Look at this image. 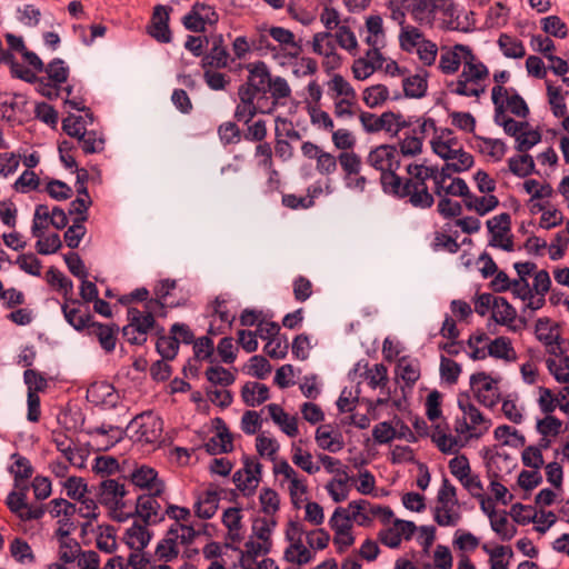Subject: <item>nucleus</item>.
I'll list each match as a JSON object with an SVG mask.
<instances>
[{"label": "nucleus", "mask_w": 569, "mask_h": 569, "mask_svg": "<svg viewBox=\"0 0 569 569\" xmlns=\"http://www.w3.org/2000/svg\"><path fill=\"white\" fill-rule=\"evenodd\" d=\"M86 432L89 436L99 435L106 437V441L98 447L99 451L109 450L111 447L120 442L126 435V430L121 429L120 427L106 423H102L99 427L88 429Z\"/></svg>", "instance_id": "412c9836"}, {"label": "nucleus", "mask_w": 569, "mask_h": 569, "mask_svg": "<svg viewBox=\"0 0 569 569\" xmlns=\"http://www.w3.org/2000/svg\"><path fill=\"white\" fill-rule=\"evenodd\" d=\"M461 373V366L445 356L440 357V376L449 385H455Z\"/></svg>", "instance_id": "8fccbe9b"}, {"label": "nucleus", "mask_w": 569, "mask_h": 569, "mask_svg": "<svg viewBox=\"0 0 569 569\" xmlns=\"http://www.w3.org/2000/svg\"><path fill=\"white\" fill-rule=\"evenodd\" d=\"M128 325L121 329L122 336L137 332L139 338L147 342L148 332L157 326L154 317L150 312H142L136 307L127 310Z\"/></svg>", "instance_id": "9b49d317"}, {"label": "nucleus", "mask_w": 569, "mask_h": 569, "mask_svg": "<svg viewBox=\"0 0 569 569\" xmlns=\"http://www.w3.org/2000/svg\"><path fill=\"white\" fill-rule=\"evenodd\" d=\"M465 61V53L456 50V44L452 48H442L439 69L445 74H453L459 70L460 64Z\"/></svg>", "instance_id": "bb28decb"}, {"label": "nucleus", "mask_w": 569, "mask_h": 569, "mask_svg": "<svg viewBox=\"0 0 569 569\" xmlns=\"http://www.w3.org/2000/svg\"><path fill=\"white\" fill-rule=\"evenodd\" d=\"M244 68L249 74L246 82L240 84L238 90H248L251 96L264 102H268L266 94L270 92L272 100L267 108L268 112H273L281 99H287L291 96V88L288 81L279 76L272 77L266 62H250Z\"/></svg>", "instance_id": "f03ea898"}, {"label": "nucleus", "mask_w": 569, "mask_h": 569, "mask_svg": "<svg viewBox=\"0 0 569 569\" xmlns=\"http://www.w3.org/2000/svg\"><path fill=\"white\" fill-rule=\"evenodd\" d=\"M246 131L243 132V138L247 141L251 142H262L268 134L267 121L263 119H259L254 122H249Z\"/></svg>", "instance_id": "13d9d810"}, {"label": "nucleus", "mask_w": 569, "mask_h": 569, "mask_svg": "<svg viewBox=\"0 0 569 569\" xmlns=\"http://www.w3.org/2000/svg\"><path fill=\"white\" fill-rule=\"evenodd\" d=\"M508 167L509 171L519 178H526L536 172L533 158L526 152L525 154L509 158Z\"/></svg>", "instance_id": "473e14b6"}, {"label": "nucleus", "mask_w": 569, "mask_h": 569, "mask_svg": "<svg viewBox=\"0 0 569 569\" xmlns=\"http://www.w3.org/2000/svg\"><path fill=\"white\" fill-rule=\"evenodd\" d=\"M437 506L433 512L435 521L441 526H456L460 520V515L451 512L452 507L458 506L457 489L447 477H443L440 489L437 495Z\"/></svg>", "instance_id": "0eeeda50"}, {"label": "nucleus", "mask_w": 569, "mask_h": 569, "mask_svg": "<svg viewBox=\"0 0 569 569\" xmlns=\"http://www.w3.org/2000/svg\"><path fill=\"white\" fill-rule=\"evenodd\" d=\"M498 380L491 378L487 372L480 371L471 375L470 388L477 401L487 408H493L500 400Z\"/></svg>", "instance_id": "6e6552de"}, {"label": "nucleus", "mask_w": 569, "mask_h": 569, "mask_svg": "<svg viewBox=\"0 0 569 569\" xmlns=\"http://www.w3.org/2000/svg\"><path fill=\"white\" fill-rule=\"evenodd\" d=\"M402 190L399 199H406L413 208L430 209L435 203L433 193L428 189L427 181L439 179V168L437 166H427L425 163H409L406 168Z\"/></svg>", "instance_id": "7ed1b4c3"}, {"label": "nucleus", "mask_w": 569, "mask_h": 569, "mask_svg": "<svg viewBox=\"0 0 569 569\" xmlns=\"http://www.w3.org/2000/svg\"><path fill=\"white\" fill-rule=\"evenodd\" d=\"M163 430V420L152 413L144 411L137 415L127 426L126 431L132 432L129 437L133 441L142 443L157 442Z\"/></svg>", "instance_id": "423d86ee"}, {"label": "nucleus", "mask_w": 569, "mask_h": 569, "mask_svg": "<svg viewBox=\"0 0 569 569\" xmlns=\"http://www.w3.org/2000/svg\"><path fill=\"white\" fill-rule=\"evenodd\" d=\"M401 33L399 36L400 47L402 50L410 52L417 44L419 39L422 38V32L416 27L401 26Z\"/></svg>", "instance_id": "bf43d9fd"}, {"label": "nucleus", "mask_w": 569, "mask_h": 569, "mask_svg": "<svg viewBox=\"0 0 569 569\" xmlns=\"http://www.w3.org/2000/svg\"><path fill=\"white\" fill-rule=\"evenodd\" d=\"M54 87L67 82L69 78V68L64 66V61L60 58L51 60L43 70Z\"/></svg>", "instance_id": "79ce46f5"}, {"label": "nucleus", "mask_w": 569, "mask_h": 569, "mask_svg": "<svg viewBox=\"0 0 569 569\" xmlns=\"http://www.w3.org/2000/svg\"><path fill=\"white\" fill-rule=\"evenodd\" d=\"M542 30L552 37L563 39L568 34L567 24L558 16H549L541 20Z\"/></svg>", "instance_id": "864d4df0"}, {"label": "nucleus", "mask_w": 569, "mask_h": 569, "mask_svg": "<svg viewBox=\"0 0 569 569\" xmlns=\"http://www.w3.org/2000/svg\"><path fill=\"white\" fill-rule=\"evenodd\" d=\"M332 427L330 425H323L316 430V441L318 446L330 452H338L345 447V441L341 432L337 431L332 436Z\"/></svg>", "instance_id": "aec40b11"}, {"label": "nucleus", "mask_w": 569, "mask_h": 569, "mask_svg": "<svg viewBox=\"0 0 569 569\" xmlns=\"http://www.w3.org/2000/svg\"><path fill=\"white\" fill-rule=\"evenodd\" d=\"M218 134L224 146L236 144L241 140V130L233 121H227L218 127Z\"/></svg>", "instance_id": "3c124183"}, {"label": "nucleus", "mask_w": 569, "mask_h": 569, "mask_svg": "<svg viewBox=\"0 0 569 569\" xmlns=\"http://www.w3.org/2000/svg\"><path fill=\"white\" fill-rule=\"evenodd\" d=\"M446 182H441V189H433V192L438 197H459L465 196L468 192V184L462 178H453L449 186H445Z\"/></svg>", "instance_id": "5fc2aeb1"}, {"label": "nucleus", "mask_w": 569, "mask_h": 569, "mask_svg": "<svg viewBox=\"0 0 569 569\" xmlns=\"http://www.w3.org/2000/svg\"><path fill=\"white\" fill-rule=\"evenodd\" d=\"M458 407L463 416L455 421V431L465 435L466 441L471 438H480L491 426V420L486 419L480 410L472 403L468 392L458 395Z\"/></svg>", "instance_id": "39448f33"}, {"label": "nucleus", "mask_w": 569, "mask_h": 569, "mask_svg": "<svg viewBox=\"0 0 569 569\" xmlns=\"http://www.w3.org/2000/svg\"><path fill=\"white\" fill-rule=\"evenodd\" d=\"M385 57L379 48L368 49L365 58H358L353 61L352 73L357 80L369 78L376 70L382 69Z\"/></svg>", "instance_id": "dca6fc26"}, {"label": "nucleus", "mask_w": 569, "mask_h": 569, "mask_svg": "<svg viewBox=\"0 0 569 569\" xmlns=\"http://www.w3.org/2000/svg\"><path fill=\"white\" fill-rule=\"evenodd\" d=\"M24 383L28 387V392H42L47 389L48 382L44 376L33 369H27L23 373Z\"/></svg>", "instance_id": "052dcab7"}, {"label": "nucleus", "mask_w": 569, "mask_h": 569, "mask_svg": "<svg viewBox=\"0 0 569 569\" xmlns=\"http://www.w3.org/2000/svg\"><path fill=\"white\" fill-rule=\"evenodd\" d=\"M123 478L140 490L156 491V495H163L166 491V483L158 477V471L147 465H136L134 469Z\"/></svg>", "instance_id": "1a4fd4ad"}, {"label": "nucleus", "mask_w": 569, "mask_h": 569, "mask_svg": "<svg viewBox=\"0 0 569 569\" xmlns=\"http://www.w3.org/2000/svg\"><path fill=\"white\" fill-rule=\"evenodd\" d=\"M509 515L512 517L515 522L521 526L528 525L530 522H541V519H538L533 507L522 505L521 502L513 503L510 508Z\"/></svg>", "instance_id": "37998d69"}, {"label": "nucleus", "mask_w": 569, "mask_h": 569, "mask_svg": "<svg viewBox=\"0 0 569 569\" xmlns=\"http://www.w3.org/2000/svg\"><path fill=\"white\" fill-rule=\"evenodd\" d=\"M456 50H460L465 53L463 67L476 82L488 77V68L481 61L477 60V57L469 46L458 43L456 44Z\"/></svg>", "instance_id": "5701e85b"}, {"label": "nucleus", "mask_w": 569, "mask_h": 569, "mask_svg": "<svg viewBox=\"0 0 569 569\" xmlns=\"http://www.w3.org/2000/svg\"><path fill=\"white\" fill-rule=\"evenodd\" d=\"M269 36L280 44L291 46L296 49L291 57L297 58L299 53L302 51L301 44L295 41V34L282 27H271L269 29Z\"/></svg>", "instance_id": "a18cd8bd"}, {"label": "nucleus", "mask_w": 569, "mask_h": 569, "mask_svg": "<svg viewBox=\"0 0 569 569\" xmlns=\"http://www.w3.org/2000/svg\"><path fill=\"white\" fill-rule=\"evenodd\" d=\"M67 496L72 500H81L86 498V493L91 492L87 482L81 477H69L64 482Z\"/></svg>", "instance_id": "de8ad7c7"}, {"label": "nucleus", "mask_w": 569, "mask_h": 569, "mask_svg": "<svg viewBox=\"0 0 569 569\" xmlns=\"http://www.w3.org/2000/svg\"><path fill=\"white\" fill-rule=\"evenodd\" d=\"M61 311L66 321L77 331H84L86 327L92 319V315L88 306H83L80 299L67 298L61 305Z\"/></svg>", "instance_id": "f8f14e48"}, {"label": "nucleus", "mask_w": 569, "mask_h": 569, "mask_svg": "<svg viewBox=\"0 0 569 569\" xmlns=\"http://www.w3.org/2000/svg\"><path fill=\"white\" fill-rule=\"evenodd\" d=\"M206 378L210 383L222 387H229L236 380L234 375L221 366L209 367L206 370Z\"/></svg>", "instance_id": "c03bdc74"}, {"label": "nucleus", "mask_w": 569, "mask_h": 569, "mask_svg": "<svg viewBox=\"0 0 569 569\" xmlns=\"http://www.w3.org/2000/svg\"><path fill=\"white\" fill-rule=\"evenodd\" d=\"M498 44L500 50L508 58L520 59L526 54L522 41L507 33L500 34Z\"/></svg>", "instance_id": "f704fd0d"}, {"label": "nucleus", "mask_w": 569, "mask_h": 569, "mask_svg": "<svg viewBox=\"0 0 569 569\" xmlns=\"http://www.w3.org/2000/svg\"><path fill=\"white\" fill-rule=\"evenodd\" d=\"M11 459L13 463L8 468V471L13 476V486L18 487L20 482L28 481L32 477L34 469L31 461L18 452L12 453Z\"/></svg>", "instance_id": "b1692460"}, {"label": "nucleus", "mask_w": 569, "mask_h": 569, "mask_svg": "<svg viewBox=\"0 0 569 569\" xmlns=\"http://www.w3.org/2000/svg\"><path fill=\"white\" fill-rule=\"evenodd\" d=\"M288 341L286 337L278 336L264 346V352L272 359H283L288 353Z\"/></svg>", "instance_id": "774afa93"}, {"label": "nucleus", "mask_w": 569, "mask_h": 569, "mask_svg": "<svg viewBox=\"0 0 569 569\" xmlns=\"http://www.w3.org/2000/svg\"><path fill=\"white\" fill-rule=\"evenodd\" d=\"M357 515L359 512L349 513L347 509L338 507L329 520V526L335 531V536L352 535V519H357Z\"/></svg>", "instance_id": "393cba45"}, {"label": "nucleus", "mask_w": 569, "mask_h": 569, "mask_svg": "<svg viewBox=\"0 0 569 569\" xmlns=\"http://www.w3.org/2000/svg\"><path fill=\"white\" fill-rule=\"evenodd\" d=\"M204 449L210 456L229 453L233 450V439L219 438L216 435L204 443Z\"/></svg>", "instance_id": "680f3d73"}, {"label": "nucleus", "mask_w": 569, "mask_h": 569, "mask_svg": "<svg viewBox=\"0 0 569 569\" xmlns=\"http://www.w3.org/2000/svg\"><path fill=\"white\" fill-rule=\"evenodd\" d=\"M261 511L266 515H274L280 508V498L276 490L263 488L259 496Z\"/></svg>", "instance_id": "09e8293b"}, {"label": "nucleus", "mask_w": 569, "mask_h": 569, "mask_svg": "<svg viewBox=\"0 0 569 569\" xmlns=\"http://www.w3.org/2000/svg\"><path fill=\"white\" fill-rule=\"evenodd\" d=\"M172 8L169 6L157 4L153 8L151 17V26L149 34L161 43H169L172 40L171 30L169 28L170 12Z\"/></svg>", "instance_id": "2eb2a0df"}, {"label": "nucleus", "mask_w": 569, "mask_h": 569, "mask_svg": "<svg viewBox=\"0 0 569 569\" xmlns=\"http://www.w3.org/2000/svg\"><path fill=\"white\" fill-rule=\"evenodd\" d=\"M366 161L380 171L382 191L399 199L405 178L398 174L400 157L397 147L387 143L377 146L368 153Z\"/></svg>", "instance_id": "20e7f679"}, {"label": "nucleus", "mask_w": 569, "mask_h": 569, "mask_svg": "<svg viewBox=\"0 0 569 569\" xmlns=\"http://www.w3.org/2000/svg\"><path fill=\"white\" fill-rule=\"evenodd\" d=\"M449 117L451 118L452 126L466 132H475L476 118L470 112L451 111Z\"/></svg>", "instance_id": "0e129e2a"}, {"label": "nucleus", "mask_w": 569, "mask_h": 569, "mask_svg": "<svg viewBox=\"0 0 569 569\" xmlns=\"http://www.w3.org/2000/svg\"><path fill=\"white\" fill-rule=\"evenodd\" d=\"M10 555L19 563H33L36 556L30 545L22 538L16 537L10 543Z\"/></svg>", "instance_id": "c9c22d12"}, {"label": "nucleus", "mask_w": 569, "mask_h": 569, "mask_svg": "<svg viewBox=\"0 0 569 569\" xmlns=\"http://www.w3.org/2000/svg\"><path fill=\"white\" fill-rule=\"evenodd\" d=\"M156 350L163 360H173L179 351V338L174 335H160L156 342Z\"/></svg>", "instance_id": "58836bf2"}, {"label": "nucleus", "mask_w": 569, "mask_h": 569, "mask_svg": "<svg viewBox=\"0 0 569 569\" xmlns=\"http://www.w3.org/2000/svg\"><path fill=\"white\" fill-rule=\"evenodd\" d=\"M62 130L71 138L78 139L81 136V131H86V124L81 116L69 113L62 120Z\"/></svg>", "instance_id": "e2e57ef3"}, {"label": "nucleus", "mask_w": 569, "mask_h": 569, "mask_svg": "<svg viewBox=\"0 0 569 569\" xmlns=\"http://www.w3.org/2000/svg\"><path fill=\"white\" fill-rule=\"evenodd\" d=\"M284 559L299 566L311 561L312 553L307 549L302 539H297L296 543H291L284 551Z\"/></svg>", "instance_id": "a19ab883"}, {"label": "nucleus", "mask_w": 569, "mask_h": 569, "mask_svg": "<svg viewBox=\"0 0 569 569\" xmlns=\"http://www.w3.org/2000/svg\"><path fill=\"white\" fill-rule=\"evenodd\" d=\"M162 495L156 491L139 495L134 506V513L144 525H157L164 520V513H160L161 505L157 500Z\"/></svg>", "instance_id": "9d476101"}, {"label": "nucleus", "mask_w": 569, "mask_h": 569, "mask_svg": "<svg viewBox=\"0 0 569 569\" xmlns=\"http://www.w3.org/2000/svg\"><path fill=\"white\" fill-rule=\"evenodd\" d=\"M238 97L239 103L233 113L237 121L248 124L258 113H271L263 107L264 101H259V98L251 96L248 90H238Z\"/></svg>", "instance_id": "4468645a"}, {"label": "nucleus", "mask_w": 569, "mask_h": 569, "mask_svg": "<svg viewBox=\"0 0 569 569\" xmlns=\"http://www.w3.org/2000/svg\"><path fill=\"white\" fill-rule=\"evenodd\" d=\"M77 140L84 154L98 153L104 148V139L98 137L94 130L81 131Z\"/></svg>", "instance_id": "4c0bfd02"}, {"label": "nucleus", "mask_w": 569, "mask_h": 569, "mask_svg": "<svg viewBox=\"0 0 569 569\" xmlns=\"http://www.w3.org/2000/svg\"><path fill=\"white\" fill-rule=\"evenodd\" d=\"M546 365L549 372L558 382L569 383V356H563L561 358V365H558L552 358H548L546 360Z\"/></svg>", "instance_id": "603ef678"}, {"label": "nucleus", "mask_w": 569, "mask_h": 569, "mask_svg": "<svg viewBox=\"0 0 569 569\" xmlns=\"http://www.w3.org/2000/svg\"><path fill=\"white\" fill-rule=\"evenodd\" d=\"M88 336L96 337L100 347L107 352L111 353L116 349L118 341L119 326L114 322L102 323L96 321L93 318L84 329Z\"/></svg>", "instance_id": "ddd939ff"}, {"label": "nucleus", "mask_w": 569, "mask_h": 569, "mask_svg": "<svg viewBox=\"0 0 569 569\" xmlns=\"http://www.w3.org/2000/svg\"><path fill=\"white\" fill-rule=\"evenodd\" d=\"M338 161L345 172V178L360 173L362 162L360 156L356 152H341L338 156Z\"/></svg>", "instance_id": "49530a36"}, {"label": "nucleus", "mask_w": 569, "mask_h": 569, "mask_svg": "<svg viewBox=\"0 0 569 569\" xmlns=\"http://www.w3.org/2000/svg\"><path fill=\"white\" fill-rule=\"evenodd\" d=\"M46 191L52 199L58 201L67 200L72 196L71 187L57 179H52L47 183Z\"/></svg>", "instance_id": "69168bd1"}, {"label": "nucleus", "mask_w": 569, "mask_h": 569, "mask_svg": "<svg viewBox=\"0 0 569 569\" xmlns=\"http://www.w3.org/2000/svg\"><path fill=\"white\" fill-rule=\"evenodd\" d=\"M488 231L491 233L489 240L490 247H499L505 234L511 230V217L507 212H502L487 221Z\"/></svg>", "instance_id": "6ab92c4d"}, {"label": "nucleus", "mask_w": 569, "mask_h": 569, "mask_svg": "<svg viewBox=\"0 0 569 569\" xmlns=\"http://www.w3.org/2000/svg\"><path fill=\"white\" fill-rule=\"evenodd\" d=\"M562 421L555 416H546L537 421V431L543 437H557L561 432Z\"/></svg>", "instance_id": "6e6d98bb"}, {"label": "nucleus", "mask_w": 569, "mask_h": 569, "mask_svg": "<svg viewBox=\"0 0 569 569\" xmlns=\"http://www.w3.org/2000/svg\"><path fill=\"white\" fill-rule=\"evenodd\" d=\"M47 511H49L52 518H59L60 516H74L76 505L63 498H56L47 505Z\"/></svg>", "instance_id": "4d7b16f0"}, {"label": "nucleus", "mask_w": 569, "mask_h": 569, "mask_svg": "<svg viewBox=\"0 0 569 569\" xmlns=\"http://www.w3.org/2000/svg\"><path fill=\"white\" fill-rule=\"evenodd\" d=\"M39 184L40 179L36 174V172L31 170H26L16 180L13 188L21 193H27L29 190H37L39 188Z\"/></svg>", "instance_id": "338daca9"}, {"label": "nucleus", "mask_w": 569, "mask_h": 569, "mask_svg": "<svg viewBox=\"0 0 569 569\" xmlns=\"http://www.w3.org/2000/svg\"><path fill=\"white\" fill-rule=\"evenodd\" d=\"M28 104L27 97L21 93H13L8 99V93H0V110H3V117L12 121L16 112H24Z\"/></svg>", "instance_id": "cd10ccee"}, {"label": "nucleus", "mask_w": 569, "mask_h": 569, "mask_svg": "<svg viewBox=\"0 0 569 569\" xmlns=\"http://www.w3.org/2000/svg\"><path fill=\"white\" fill-rule=\"evenodd\" d=\"M397 370L407 386H413L420 378V362L409 356H403L398 360Z\"/></svg>", "instance_id": "c85d7f7f"}, {"label": "nucleus", "mask_w": 569, "mask_h": 569, "mask_svg": "<svg viewBox=\"0 0 569 569\" xmlns=\"http://www.w3.org/2000/svg\"><path fill=\"white\" fill-rule=\"evenodd\" d=\"M149 525H141L137 521L132 523V526L126 531V543L127 546L134 551H142L149 543L151 539V533L147 529Z\"/></svg>", "instance_id": "4be33fe9"}, {"label": "nucleus", "mask_w": 569, "mask_h": 569, "mask_svg": "<svg viewBox=\"0 0 569 569\" xmlns=\"http://www.w3.org/2000/svg\"><path fill=\"white\" fill-rule=\"evenodd\" d=\"M492 319L502 326H507L512 331H518V326H512L517 319V311L512 305L503 297H496L493 299Z\"/></svg>", "instance_id": "a211bd4d"}, {"label": "nucleus", "mask_w": 569, "mask_h": 569, "mask_svg": "<svg viewBox=\"0 0 569 569\" xmlns=\"http://www.w3.org/2000/svg\"><path fill=\"white\" fill-rule=\"evenodd\" d=\"M389 99V90L385 84L368 87L362 92V100L367 107L375 109L382 106Z\"/></svg>", "instance_id": "e433bc0d"}, {"label": "nucleus", "mask_w": 569, "mask_h": 569, "mask_svg": "<svg viewBox=\"0 0 569 569\" xmlns=\"http://www.w3.org/2000/svg\"><path fill=\"white\" fill-rule=\"evenodd\" d=\"M550 319L547 317L539 318L536 322V337L540 342H543L547 347L553 345H560L561 337L557 333L553 335V331L558 328V325L553 327H549Z\"/></svg>", "instance_id": "72a5a7b5"}, {"label": "nucleus", "mask_w": 569, "mask_h": 569, "mask_svg": "<svg viewBox=\"0 0 569 569\" xmlns=\"http://www.w3.org/2000/svg\"><path fill=\"white\" fill-rule=\"evenodd\" d=\"M422 137L417 136V130L412 129L406 132L403 139L399 141V156L415 157L422 151Z\"/></svg>", "instance_id": "ea45409f"}, {"label": "nucleus", "mask_w": 569, "mask_h": 569, "mask_svg": "<svg viewBox=\"0 0 569 569\" xmlns=\"http://www.w3.org/2000/svg\"><path fill=\"white\" fill-rule=\"evenodd\" d=\"M391 19L400 26L406 22V13L420 26L432 27L436 21L447 29H456L458 14L452 0H388Z\"/></svg>", "instance_id": "f257e3e1"}, {"label": "nucleus", "mask_w": 569, "mask_h": 569, "mask_svg": "<svg viewBox=\"0 0 569 569\" xmlns=\"http://www.w3.org/2000/svg\"><path fill=\"white\" fill-rule=\"evenodd\" d=\"M428 72L425 70L423 76L415 74L407 77L402 81L403 93L408 98H422L427 93L428 89Z\"/></svg>", "instance_id": "c756f323"}, {"label": "nucleus", "mask_w": 569, "mask_h": 569, "mask_svg": "<svg viewBox=\"0 0 569 569\" xmlns=\"http://www.w3.org/2000/svg\"><path fill=\"white\" fill-rule=\"evenodd\" d=\"M488 355L497 359H503L506 361L516 360V351L511 345V340L508 337H498L493 339L488 346Z\"/></svg>", "instance_id": "7c9ffc66"}, {"label": "nucleus", "mask_w": 569, "mask_h": 569, "mask_svg": "<svg viewBox=\"0 0 569 569\" xmlns=\"http://www.w3.org/2000/svg\"><path fill=\"white\" fill-rule=\"evenodd\" d=\"M234 59L230 58L227 48L211 47L210 51L202 57V68H213L216 70L224 69L229 66V61Z\"/></svg>", "instance_id": "2f4dec72"}, {"label": "nucleus", "mask_w": 569, "mask_h": 569, "mask_svg": "<svg viewBox=\"0 0 569 569\" xmlns=\"http://www.w3.org/2000/svg\"><path fill=\"white\" fill-rule=\"evenodd\" d=\"M127 493L124 485L116 479L102 480L94 491L97 500L107 508L116 505L117 499L124 498Z\"/></svg>", "instance_id": "f3484780"}, {"label": "nucleus", "mask_w": 569, "mask_h": 569, "mask_svg": "<svg viewBox=\"0 0 569 569\" xmlns=\"http://www.w3.org/2000/svg\"><path fill=\"white\" fill-rule=\"evenodd\" d=\"M212 487L211 485L210 488L206 490L203 500H198L194 503L196 516L204 520L211 519L219 507V492Z\"/></svg>", "instance_id": "a878e982"}]
</instances>
